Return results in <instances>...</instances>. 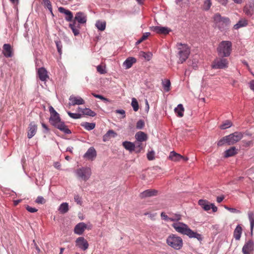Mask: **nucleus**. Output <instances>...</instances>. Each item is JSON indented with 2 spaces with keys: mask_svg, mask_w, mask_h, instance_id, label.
<instances>
[{
  "mask_svg": "<svg viewBox=\"0 0 254 254\" xmlns=\"http://www.w3.org/2000/svg\"><path fill=\"white\" fill-rule=\"evenodd\" d=\"M232 126V123L230 121L227 120L223 124H222L220 127L221 129H225L230 127Z\"/></svg>",
  "mask_w": 254,
  "mask_h": 254,
  "instance_id": "43",
  "label": "nucleus"
},
{
  "mask_svg": "<svg viewBox=\"0 0 254 254\" xmlns=\"http://www.w3.org/2000/svg\"><path fill=\"white\" fill-rule=\"evenodd\" d=\"M237 153V149L235 147L233 146L231 147L230 148L226 150L224 152V157L225 158H228L229 157H231L234 156V155L236 154Z\"/></svg>",
  "mask_w": 254,
  "mask_h": 254,
  "instance_id": "29",
  "label": "nucleus"
},
{
  "mask_svg": "<svg viewBox=\"0 0 254 254\" xmlns=\"http://www.w3.org/2000/svg\"><path fill=\"white\" fill-rule=\"evenodd\" d=\"M212 5L211 0H205L204 1L203 8L205 10H208Z\"/></svg>",
  "mask_w": 254,
  "mask_h": 254,
  "instance_id": "45",
  "label": "nucleus"
},
{
  "mask_svg": "<svg viewBox=\"0 0 254 254\" xmlns=\"http://www.w3.org/2000/svg\"><path fill=\"white\" fill-rule=\"evenodd\" d=\"M84 103L85 102L84 100L79 96H74L73 95H71L69 97L68 103L69 106L83 105L84 104Z\"/></svg>",
  "mask_w": 254,
  "mask_h": 254,
  "instance_id": "16",
  "label": "nucleus"
},
{
  "mask_svg": "<svg viewBox=\"0 0 254 254\" xmlns=\"http://www.w3.org/2000/svg\"><path fill=\"white\" fill-rule=\"evenodd\" d=\"M78 109L80 110L82 113L85 115H87L93 117L95 116L96 115L95 112L92 111L91 109L89 108L82 109L80 107H78Z\"/></svg>",
  "mask_w": 254,
  "mask_h": 254,
  "instance_id": "33",
  "label": "nucleus"
},
{
  "mask_svg": "<svg viewBox=\"0 0 254 254\" xmlns=\"http://www.w3.org/2000/svg\"><path fill=\"white\" fill-rule=\"evenodd\" d=\"M69 28L71 29L74 36H78L79 34L80 25L76 24L75 21H73L69 24Z\"/></svg>",
  "mask_w": 254,
  "mask_h": 254,
  "instance_id": "24",
  "label": "nucleus"
},
{
  "mask_svg": "<svg viewBox=\"0 0 254 254\" xmlns=\"http://www.w3.org/2000/svg\"><path fill=\"white\" fill-rule=\"evenodd\" d=\"M228 66V61L224 58H217L213 62L211 67L213 69H224Z\"/></svg>",
  "mask_w": 254,
  "mask_h": 254,
  "instance_id": "8",
  "label": "nucleus"
},
{
  "mask_svg": "<svg viewBox=\"0 0 254 254\" xmlns=\"http://www.w3.org/2000/svg\"><path fill=\"white\" fill-rule=\"evenodd\" d=\"M97 156L96 151L93 147H90L86 152L84 154L83 157L92 160Z\"/></svg>",
  "mask_w": 254,
  "mask_h": 254,
  "instance_id": "22",
  "label": "nucleus"
},
{
  "mask_svg": "<svg viewBox=\"0 0 254 254\" xmlns=\"http://www.w3.org/2000/svg\"><path fill=\"white\" fill-rule=\"evenodd\" d=\"M248 215L250 223L251 231L252 232L254 228V213L253 212L249 211Z\"/></svg>",
  "mask_w": 254,
  "mask_h": 254,
  "instance_id": "35",
  "label": "nucleus"
},
{
  "mask_svg": "<svg viewBox=\"0 0 254 254\" xmlns=\"http://www.w3.org/2000/svg\"><path fill=\"white\" fill-rule=\"evenodd\" d=\"M41 125L42 127L45 129V130L44 131V132H48L49 131V128L45 124H44V123H42Z\"/></svg>",
  "mask_w": 254,
  "mask_h": 254,
  "instance_id": "61",
  "label": "nucleus"
},
{
  "mask_svg": "<svg viewBox=\"0 0 254 254\" xmlns=\"http://www.w3.org/2000/svg\"><path fill=\"white\" fill-rule=\"evenodd\" d=\"M150 35V32H145L143 33L142 37L136 42V45H138L139 44L141 43L143 41L146 40Z\"/></svg>",
  "mask_w": 254,
  "mask_h": 254,
  "instance_id": "46",
  "label": "nucleus"
},
{
  "mask_svg": "<svg viewBox=\"0 0 254 254\" xmlns=\"http://www.w3.org/2000/svg\"><path fill=\"white\" fill-rule=\"evenodd\" d=\"M177 46L178 47L179 60L181 63H183L188 58L190 54V49L187 44L181 43H178Z\"/></svg>",
  "mask_w": 254,
  "mask_h": 254,
  "instance_id": "6",
  "label": "nucleus"
},
{
  "mask_svg": "<svg viewBox=\"0 0 254 254\" xmlns=\"http://www.w3.org/2000/svg\"><path fill=\"white\" fill-rule=\"evenodd\" d=\"M68 13H66V14H65L66 16L65 17V19L67 21H71L73 17L72 13L70 10L68 11Z\"/></svg>",
  "mask_w": 254,
  "mask_h": 254,
  "instance_id": "54",
  "label": "nucleus"
},
{
  "mask_svg": "<svg viewBox=\"0 0 254 254\" xmlns=\"http://www.w3.org/2000/svg\"><path fill=\"white\" fill-rule=\"evenodd\" d=\"M123 146L126 150L129 151L130 152L134 151L135 148V144L128 141H124L123 142Z\"/></svg>",
  "mask_w": 254,
  "mask_h": 254,
  "instance_id": "27",
  "label": "nucleus"
},
{
  "mask_svg": "<svg viewBox=\"0 0 254 254\" xmlns=\"http://www.w3.org/2000/svg\"><path fill=\"white\" fill-rule=\"evenodd\" d=\"M74 173L78 179L84 181L88 180L92 175L91 169L88 167H81L76 169Z\"/></svg>",
  "mask_w": 254,
  "mask_h": 254,
  "instance_id": "7",
  "label": "nucleus"
},
{
  "mask_svg": "<svg viewBox=\"0 0 254 254\" xmlns=\"http://www.w3.org/2000/svg\"><path fill=\"white\" fill-rule=\"evenodd\" d=\"M87 229H91V227H88L87 224L84 222H80L75 225L74 228V232L76 234L81 235Z\"/></svg>",
  "mask_w": 254,
  "mask_h": 254,
  "instance_id": "13",
  "label": "nucleus"
},
{
  "mask_svg": "<svg viewBox=\"0 0 254 254\" xmlns=\"http://www.w3.org/2000/svg\"><path fill=\"white\" fill-rule=\"evenodd\" d=\"M97 70L100 74H104L106 72L105 68L101 65L97 66Z\"/></svg>",
  "mask_w": 254,
  "mask_h": 254,
  "instance_id": "57",
  "label": "nucleus"
},
{
  "mask_svg": "<svg viewBox=\"0 0 254 254\" xmlns=\"http://www.w3.org/2000/svg\"><path fill=\"white\" fill-rule=\"evenodd\" d=\"M224 208L231 213H241V211L240 210L234 208L229 207L228 206L225 205Z\"/></svg>",
  "mask_w": 254,
  "mask_h": 254,
  "instance_id": "51",
  "label": "nucleus"
},
{
  "mask_svg": "<svg viewBox=\"0 0 254 254\" xmlns=\"http://www.w3.org/2000/svg\"><path fill=\"white\" fill-rule=\"evenodd\" d=\"M169 158L172 161H179L181 160L182 158H184V157L176 153L175 151H173L170 152Z\"/></svg>",
  "mask_w": 254,
  "mask_h": 254,
  "instance_id": "28",
  "label": "nucleus"
},
{
  "mask_svg": "<svg viewBox=\"0 0 254 254\" xmlns=\"http://www.w3.org/2000/svg\"><path fill=\"white\" fill-rule=\"evenodd\" d=\"M157 191L155 190H147L141 192L139 196L141 198L151 197L156 195Z\"/></svg>",
  "mask_w": 254,
  "mask_h": 254,
  "instance_id": "21",
  "label": "nucleus"
},
{
  "mask_svg": "<svg viewBox=\"0 0 254 254\" xmlns=\"http://www.w3.org/2000/svg\"><path fill=\"white\" fill-rule=\"evenodd\" d=\"M227 137H226V136L222 137L218 141L217 145L218 146H222L225 144L228 145V140L227 139Z\"/></svg>",
  "mask_w": 254,
  "mask_h": 254,
  "instance_id": "44",
  "label": "nucleus"
},
{
  "mask_svg": "<svg viewBox=\"0 0 254 254\" xmlns=\"http://www.w3.org/2000/svg\"><path fill=\"white\" fill-rule=\"evenodd\" d=\"M140 56L143 57L147 61H149L152 58V54L150 52L146 53L143 51H141L140 52Z\"/></svg>",
  "mask_w": 254,
  "mask_h": 254,
  "instance_id": "40",
  "label": "nucleus"
},
{
  "mask_svg": "<svg viewBox=\"0 0 254 254\" xmlns=\"http://www.w3.org/2000/svg\"><path fill=\"white\" fill-rule=\"evenodd\" d=\"M37 74L39 79L42 81H46L49 78L47 71L44 67H40L38 68Z\"/></svg>",
  "mask_w": 254,
  "mask_h": 254,
  "instance_id": "17",
  "label": "nucleus"
},
{
  "mask_svg": "<svg viewBox=\"0 0 254 254\" xmlns=\"http://www.w3.org/2000/svg\"><path fill=\"white\" fill-rule=\"evenodd\" d=\"M175 112L178 117H182L184 116V108L182 104H179L174 109Z\"/></svg>",
  "mask_w": 254,
  "mask_h": 254,
  "instance_id": "31",
  "label": "nucleus"
},
{
  "mask_svg": "<svg viewBox=\"0 0 254 254\" xmlns=\"http://www.w3.org/2000/svg\"><path fill=\"white\" fill-rule=\"evenodd\" d=\"M150 29L159 34L167 35L171 31V29L167 27L163 26H151L150 27Z\"/></svg>",
  "mask_w": 254,
  "mask_h": 254,
  "instance_id": "11",
  "label": "nucleus"
},
{
  "mask_svg": "<svg viewBox=\"0 0 254 254\" xmlns=\"http://www.w3.org/2000/svg\"><path fill=\"white\" fill-rule=\"evenodd\" d=\"M213 20L216 27L221 31L226 30L230 24V19L227 17L222 16L219 13L214 15Z\"/></svg>",
  "mask_w": 254,
  "mask_h": 254,
  "instance_id": "4",
  "label": "nucleus"
},
{
  "mask_svg": "<svg viewBox=\"0 0 254 254\" xmlns=\"http://www.w3.org/2000/svg\"><path fill=\"white\" fill-rule=\"evenodd\" d=\"M164 90L166 92H168L170 90L171 82L169 79L162 82Z\"/></svg>",
  "mask_w": 254,
  "mask_h": 254,
  "instance_id": "41",
  "label": "nucleus"
},
{
  "mask_svg": "<svg viewBox=\"0 0 254 254\" xmlns=\"http://www.w3.org/2000/svg\"><path fill=\"white\" fill-rule=\"evenodd\" d=\"M248 25V21L246 19H241L237 23L234 25L233 28L235 29H238L240 28L245 27Z\"/></svg>",
  "mask_w": 254,
  "mask_h": 254,
  "instance_id": "36",
  "label": "nucleus"
},
{
  "mask_svg": "<svg viewBox=\"0 0 254 254\" xmlns=\"http://www.w3.org/2000/svg\"><path fill=\"white\" fill-rule=\"evenodd\" d=\"M29 130L27 132V137L29 139L33 137L36 133L37 129V126L34 122H32L29 124Z\"/></svg>",
  "mask_w": 254,
  "mask_h": 254,
  "instance_id": "18",
  "label": "nucleus"
},
{
  "mask_svg": "<svg viewBox=\"0 0 254 254\" xmlns=\"http://www.w3.org/2000/svg\"><path fill=\"white\" fill-rule=\"evenodd\" d=\"M59 11L60 12L64 13L65 15L66 14V13H68V11H69V10L66 9L65 8L63 7H60L59 8Z\"/></svg>",
  "mask_w": 254,
  "mask_h": 254,
  "instance_id": "59",
  "label": "nucleus"
},
{
  "mask_svg": "<svg viewBox=\"0 0 254 254\" xmlns=\"http://www.w3.org/2000/svg\"><path fill=\"white\" fill-rule=\"evenodd\" d=\"M69 210L68 204L67 202H63L59 206L58 210L61 214H65Z\"/></svg>",
  "mask_w": 254,
  "mask_h": 254,
  "instance_id": "32",
  "label": "nucleus"
},
{
  "mask_svg": "<svg viewBox=\"0 0 254 254\" xmlns=\"http://www.w3.org/2000/svg\"><path fill=\"white\" fill-rule=\"evenodd\" d=\"M144 121L143 120H139L136 123V128L138 129H141L144 127Z\"/></svg>",
  "mask_w": 254,
  "mask_h": 254,
  "instance_id": "50",
  "label": "nucleus"
},
{
  "mask_svg": "<svg viewBox=\"0 0 254 254\" xmlns=\"http://www.w3.org/2000/svg\"><path fill=\"white\" fill-rule=\"evenodd\" d=\"M160 216H161L162 219L165 220V221H171V218L168 217L165 214V212H161Z\"/></svg>",
  "mask_w": 254,
  "mask_h": 254,
  "instance_id": "56",
  "label": "nucleus"
},
{
  "mask_svg": "<svg viewBox=\"0 0 254 254\" xmlns=\"http://www.w3.org/2000/svg\"><path fill=\"white\" fill-rule=\"evenodd\" d=\"M106 23L104 21L97 20L95 26L99 31H104L106 28Z\"/></svg>",
  "mask_w": 254,
  "mask_h": 254,
  "instance_id": "37",
  "label": "nucleus"
},
{
  "mask_svg": "<svg viewBox=\"0 0 254 254\" xmlns=\"http://www.w3.org/2000/svg\"><path fill=\"white\" fill-rule=\"evenodd\" d=\"M92 95L95 98H98V99H100L101 100H103V99H104V96L101 95H99V94H95L94 93H92Z\"/></svg>",
  "mask_w": 254,
  "mask_h": 254,
  "instance_id": "63",
  "label": "nucleus"
},
{
  "mask_svg": "<svg viewBox=\"0 0 254 254\" xmlns=\"http://www.w3.org/2000/svg\"><path fill=\"white\" fill-rule=\"evenodd\" d=\"M172 227L177 232L187 235L190 238H195L199 242L203 239L201 234L193 231L186 224L183 222L174 223L172 224Z\"/></svg>",
  "mask_w": 254,
  "mask_h": 254,
  "instance_id": "2",
  "label": "nucleus"
},
{
  "mask_svg": "<svg viewBox=\"0 0 254 254\" xmlns=\"http://www.w3.org/2000/svg\"><path fill=\"white\" fill-rule=\"evenodd\" d=\"M67 113L70 118L74 119H80L81 117V115L78 113H73L69 111H67Z\"/></svg>",
  "mask_w": 254,
  "mask_h": 254,
  "instance_id": "48",
  "label": "nucleus"
},
{
  "mask_svg": "<svg viewBox=\"0 0 254 254\" xmlns=\"http://www.w3.org/2000/svg\"><path fill=\"white\" fill-rule=\"evenodd\" d=\"M35 201L38 204H44L45 203L46 200L43 196H38Z\"/></svg>",
  "mask_w": 254,
  "mask_h": 254,
  "instance_id": "52",
  "label": "nucleus"
},
{
  "mask_svg": "<svg viewBox=\"0 0 254 254\" xmlns=\"http://www.w3.org/2000/svg\"><path fill=\"white\" fill-rule=\"evenodd\" d=\"M198 204L205 211H208L212 209V211L215 212L218 210L217 207L214 203H210L208 200L205 199H199L198 201Z\"/></svg>",
  "mask_w": 254,
  "mask_h": 254,
  "instance_id": "9",
  "label": "nucleus"
},
{
  "mask_svg": "<svg viewBox=\"0 0 254 254\" xmlns=\"http://www.w3.org/2000/svg\"><path fill=\"white\" fill-rule=\"evenodd\" d=\"M243 135L240 132H235L228 135H226L228 140V145H233L240 141L243 137Z\"/></svg>",
  "mask_w": 254,
  "mask_h": 254,
  "instance_id": "10",
  "label": "nucleus"
},
{
  "mask_svg": "<svg viewBox=\"0 0 254 254\" xmlns=\"http://www.w3.org/2000/svg\"><path fill=\"white\" fill-rule=\"evenodd\" d=\"M73 21H76L78 23V24H83L86 23L87 21V15L86 14L81 11L76 12L74 19Z\"/></svg>",
  "mask_w": 254,
  "mask_h": 254,
  "instance_id": "14",
  "label": "nucleus"
},
{
  "mask_svg": "<svg viewBox=\"0 0 254 254\" xmlns=\"http://www.w3.org/2000/svg\"><path fill=\"white\" fill-rule=\"evenodd\" d=\"M155 152L152 150L149 151L147 154V158L149 160H153L154 159Z\"/></svg>",
  "mask_w": 254,
  "mask_h": 254,
  "instance_id": "53",
  "label": "nucleus"
},
{
  "mask_svg": "<svg viewBox=\"0 0 254 254\" xmlns=\"http://www.w3.org/2000/svg\"><path fill=\"white\" fill-rule=\"evenodd\" d=\"M26 209L29 212L34 213L38 211V209L35 207H31L29 205L26 206Z\"/></svg>",
  "mask_w": 254,
  "mask_h": 254,
  "instance_id": "58",
  "label": "nucleus"
},
{
  "mask_svg": "<svg viewBox=\"0 0 254 254\" xmlns=\"http://www.w3.org/2000/svg\"><path fill=\"white\" fill-rule=\"evenodd\" d=\"M135 137L136 140L138 142L145 141L148 139L147 134L142 131H138L136 133Z\"/></svg>",
  "mask_w": 254,
  "mask_h": 254,
  "instance_id": "25",
  "label": "nucleus"
},
{
  "mask_svg": "<svg viewBox=\"0 0 254 254\" xmlns=\"http://www.w3.org/2000/svg\"><path fill=\"white\" fill-rule=\"evenodd\" d=\"M169 214L172 215V216L170 217L171 221L172 222H178L179 220H181L182 219L181 215L179 213L172 214L170 213Z\"/></svg>",
  "mask_w": 254,
  "mask_h": 254,
  "instance_id": "39",
  "label": "nucleus"
},
{
  "mask_svg": "<svg viewBox=\"0 0 254 254\" xmlns=\"http://www.w3.org/2000/svg\"><path fill=\"white\" fill-rule=\"evenodd\" d=\"M136 60L134 57H128L127 58L123 63V66L125 67L126 69H128L130 68L132 64L136 63Z\"/></svg>",
  "mask_w": 254,
  "mask_h": 254,
  "instance_id": "23",
  "label": "nucleus"
},
{
  "mask_svg": "<svg viewBox=\"0 0 254 254\" xmlns=\"http://www.w3.org/2000/svg\"><path fill=\"white\" fill-rule=\"evenodd\" d=\"M74 201L77 203V204L79 205L82 204V202L81 200V197L78 194H76L74 195Z\"/></svg>",
  "mask_w": 254,
  "mask_h": 254,
  "instance_id": "55",
  "label": "nucleus"
},
{
  "mask_svg": "<svg viewBox=\"0 0 254 254\" xmlns=\"http://www.w3.org/2000/svg\"><path fill=\"white\" fill-rule=\"evenodd\" d=\"M56 45L59 54L61 55L62 54V43L60 40L55 41Z\"/></svg>",
  "mask_w": 254,
  "mask_h": 254,
  "instance_id": "47",
  "label": "nucleus"
},
{
  "mask_svg": "<svg viewBox=\"0 0 254 254\" xmlns=\"http://www.w3.org/2000/svg\"><path fill=\"white\" fill-rule=\"evenodd\" d=\"M219 57L225 58L230 56L232 51V43L230 41H222L218 45L216 49Z\"/></svg>",
  "mask_w": 254,
  "mask_h": 254,
  "instance_id": "3",
  "label": "nucleus"
},
{
  "mask_svg": "<svg viewBox=\"0 0 254 254\" xmlns=\"http://www.w3.org/2000/svg\"><path fill=\"white\" fill-rule=\"evenodd\" d=\"M49 111L51 114L49 122L51 125L66 134H71V130L68 128L64 122L61 121L59 114L51 106L49 107Z\"/></svg>",
  "mask_w": 254,
  "mask_h": 254,
  "instance_id": "1",
  "label": "nucleus"
},
{
  "mask_svg": "<svg viewBox=\"0 0 254 254\" xmlns=\"http://www.w3.org/2000/svg\"><path fill=\"white\" fill-rule=\"evenodd\" d=\"M2 53L6 58H11L12 57V51L10 44H4L3 45Z\"/></svg>",
  "mask_w": 254,
  "mask_h": 254,
  "instance_id": "20",
  "label": "nucleus"
},
{
  "mask_svg": "<svg viewBox=\"0 0 254 254\" xmlns=\"http://www.w3.org/2000/svg\"><path fill=\"white\" fill-rule=\"evenodd\" d=\"M141 142H142L137 141V142L136 143L134 151L137 153H139L143 148Z\"/></svg>",
  "mask_w": 254,
  "mask_h": 254,
  "instance_id": "49",
  "label": "nucleus"
},
{
  "mask_svg": "<svg viewBox=\"0 0 254 254\" xmlns=\"http://www.w3.org/2000/svg\"><path fill=\"white\" fill-rule=\"evenodd\" d=\"M117 133L113 130H109L103 136V141L106 142L109 141L111 137H115L117 136Z\"/></svg>",
  "mask_w": 254,
  "mask_h": 254,
  "instance_id": "26",
  "label": "nucleus"
},
{
  "mask_svg": "<svg viewBox=\"0 0 254 254\" xmlns=\"http://www.w3.org/2000/svg\"><path fill=\"white\" fill-rule=\"evenodd\" d=\"M42 4H43L45 8H47L51 14L53 16L54 14L53 12L52 5L51 1L49 0H43Z\"/></svg>",
  "mask_w": 254,
  "mask_h": 254,
  "instance_id": "38",
  "label": "nucleus"
},
{
  "mask_svg": "<svg viewBox=\"0 0 254 254\" xmlns=\"http://www.w3.org/2000/svg\"><path fill=\"white\" fill-rule=\"evenodd\" d=\"M249 84L250 89L254 92V80H251Z\"/></svg>",
  "mask_w": 254,
  "mask_h": 254,
  "instance_id": "64",
  "label": "nucleus"
},
{
  "mask_svg": "<svg viewBox=\"0 0 254 254\" xmlns=\"http://www.w3.org/2000/svg\"><path fill=\"white\" fill-rule=\"evenodd\" d=\"M131 105L135 112H136L138 110V103L137 100L135 98H132Z\"/></svg>",
  "mask_w": 254,
  "mask_h": 254,
  "instance_id": "42",
  "label": "nucleus"
},
{
  "mask_svg": "<svg viewBox=\"0 0 254 254\" xmlns=\"http://www.w3.org/2000/svg\"><path fill=\"white\" fill-rule=\"evenodd\" d=\"M80 125L87 130H91L95 128L96 125L94 123L82 122Z\"/></svg>",
  "mask_w": 254,
  "mask_h": 254,
  "instance_id": "34",
  "label": "nucleus"
},
{
  "mask_svg": "<svg viewBox=\"0 0 254 254\" xmlns=\"http://www.w3.org/2000/svg\"><path fill=\"white\" fill-rule=\"evenodd\" d=\"M75 245L82 251L86 250L89 247L87 241L83 237H80L76 240Z\"/></svg>",
  "mask_w": 254,
  "mask_h": 254,
  "instance_id": "12",
  "label": "nucleus"
},
{
  "mask_svg": "<svg viewBox=\"0 0 254 254\" xmlns=\"http://www.w3.org/2000/svg\"><path fill=\"white\" fill-rule=\"evenodd\" d=\"M54 166L55 168L58 169V170H60L61 169V165L60 164V163L59 162H54Z\"/></svg>",
  "mask_w": 254,
  "mask_h": 254,
  "instance_id": "62",
  "label": "nucleus"
},
{
  "mask_svg": "<svg viewBox=\"0 0 254 254\" xmlns=\"http://www.w3.org/2000/svg\"><path fill=\"white\" fill-rule=\"evenodd\" d=\"M166 243L170 247L176 250L182 249L183 245V240L181 237L175 234L170 235L166 239Z\"/></svg>",
  "mask_w": 254,
  "mask_h": 254,
  "instance_id": "5",
  "label": "nucleus"
},
{
  "mask_svg": "<svg viewBox=\"0 0 254 254\" xmlns=\"http://www.w3.org/2000/svg\"><path fill=\"white\" fill-rule=\"evenodd\" d=\"M242 233V228L240 225H238L234 231V237L236 240H239Z\"/></svg>",
  "mask_w": 254,
  "mask_h": 254,
  "instance_id": "30",
  "label": "nucleus"
},
{
  "mask_svg": "<svg viewBox=\"0 0 254 254\" xmlns=\"http://www.w3.org/2000/svg\"><path fill=\"white\" fill-rule=\"evenodd\" d=\"M244 12L249 16H252L254 13V2L251 1L244 7Z\"/></svg>",
  "mask_w": 254,
  "mask_h": 254,
  "instance_id": "19",
  "label": "nucleus"
},
{
  "mask_svg": "<svg viewBox=\"0 0 254 254\" xmlns=\"http://www.w3.org/2000/svg\"><path fill=\"white\" fill-rule=\"evenodd\" d=\"M254 250V243L253 241L249 240L246 242L242 248L243 254H250Z\"/></svg>",
  "mask_w": 254,
  "mask_h": 254,
  "instance_id": "15",
  "label": "nucleus"
},
{
  "mask_svg": "<svg viewBox=\"0 0 254 254\" xmlns=\"http://www.w3.org/2000/svg\"><path fill=\"white\" fill-rule=\"evenodd\" d=\"M116 113L120 114L123 115V118H124L126 117V112L125 110L123 109L117 110L116 111Z\"/></svg>",
  "mask_w": 254,
  "mask_h": 254,
  "instance_id": "60",
  "label": "nucleus"
}]
</instances>
